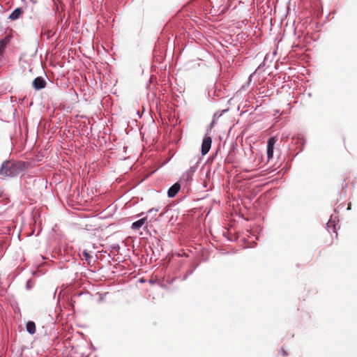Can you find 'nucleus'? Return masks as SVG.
<instances>
[{
  "mask_svg": "<svg viewBox=\"0 0 357 357\" xmlns=\"http://www.w3.org/2000/svg\"><path fill=\"white\" fill-rule=\"evenodd\" d=\"M29 163L22 160H4L0 167V176L14 178L24 172Z\"/></svg>",
  "mask_w": 357,
  "mask_h": 357,
  "instance_id": "nucleus-1",
  "label": "nucleus"
},
{
  "mask_svg": "<svg viewBox=\"0 0 357 357\" xmlns=\"http://www.w3.org/2000/svg\"><path fill=\"white\" fill-rule=\"evenodd\" d=\"M158 211V209H156V208H153L150 209V210L148 211V213H156Z\"/></svg>",
  "mask_w": 357,
  "mask_h": 357,
  "instance_id": "nucleus-14",
  "label": "nucleus"
},
{
  "mask_svg": "<svg viewBox=\"0 0 357 357\" xmlns=\"http://www.w3.org/2000/svg\"><path fill=\"white\" fill-rule=\"evenodd\" d=\"M215 120L213 119L211 123L208 125V126L207 128V133L203 139L202 147H201V152L203 155L208 153L211 149L212 139H211V137L208 135V132L213 128V126H215Z\"/></svg>",
  "mask_w": 357,
  "mask_h": 357,
  "instance_id": "nucleus-2",
  "label": "nucleus"
},
{
  "mask_svg": "<svg viewBox=\"0 0 357 357\" xmlns=\"http://www.w3.org/2000/svg\"><path fill=\"white\" fill-rule=\"evenodd\" d=\"M252 75H253V74H251V75L249 76V77H248V81H249V82H250V81H251V78H252Z\"/></svg>",
  "mask_w": 357,
  "mask_h": 357,
  "instance_id": "nucleus-18",
  "label": "nucleus"
},
{
  "mask_svg": "<svg viewBox=\"0 0 357 357\" xmlns=\"http://www.w3.org/2000/svg\"><path fill=\"white\" fill-rule=\"evenodd\" d=\"M197 168V165H195L194 166L190 167L188 169H187L181 176L180 178V181L181 183H185L186 185H189L192 181V176L196 172Z\"/></svg>",
  "mask_w": 357,
  "mask_h": 357,
  "instance_id": "nucleus-3",
  "label": "nucleus"
},
{
  "mask_svg": "<svg viewBox=\"0 0 357 357\" xmlns=\"http://www.w3.org/2000/svg\"><path fill=\"white\" fill-rule=\"evenodd\" d=\"M32 86L36 90L43 89L46 86V81L42 77H37L33 79Z\"/></svg>",
  "mask_w": 357,
  "mask_h": 357,
  "instance_id": "nucleus-4",
  "label": "nucleus"
},
{
  "mask_svg": "<svg viewBox=\"0 0 357 357\" xmlns=\"http://www.w3.org/2000/svg\"><path fill=\"white\" fill-rule=\"evenodd\" d=\"M181 185L178 183H176L172 185L167 191V195L169 197H174L180 190Z\"/></svg>",
  "mask_w": 357,
  "mask_h": 357,
  "instance_id": "nucleus-7",
  "label": "nucleus"
},
{
  "mask_svg": "<svg viewBox=\"0 0 357 357\" xmlns=\"http://www.w3.org/2000/svg\"><path fill=\"white\" fill-rule=\"evenodd\" d=\"M26 288H27L28 289H31V287H30V286H29V281H28V282H27V283H26Z\"/></svg>",
  "mask_w": 357,
  "mask_h": 357,
  "instance_id": "nucleus-17",
  "label": "nucleus"
},
{
  "mask_svg": "<svg viewBox=\"0 0 357 357\" xmlns=\"http://www.w3.org/2000/svg\"><path fill=\"white\" fill-rule=\"evenodd\" d=\"M82 255L84 257V259L86 261H87L89 263V260L91 258V256L90 255V254L89 253V252L86 250H84L83 252H82Z\"/></svg>",
  "mask_w": 357,
  "mask_h": 357,
  "instance_id": "nucleus-12",
  "label": "nucleus"
},
{
  "mask_svg": "<svg viewBox=\"0 0 357 357\" xmlns=\"http://www.w3.org/2000/svg\"><path fill=\"white\" fill-rule=\"evenodd\" d=\"M22 9L20 8H15L9 15L8 19L13 21L20 18V15L22 14Z\"/></svg>",
  "mask_w": 357,
  "mask_h": 357,
  "instance_id": "nucleus-10",
  "label": "nucleus"
},
{
  "mask_svg": "<svg viewBox=\"0 0 357 357\" xmlns=\"http://www.w3.org/2000/svg\"><path fill=\"white\" fill-rule=\"evenodd\" d=\"M225 111L226 110H223L220 113H219L218 112H215L213 115V119L215 120V119L220 117L222 116V113H224Z\"/></svg>",
  "mask_w": 357,
  "mask_h": 357,
  "instance_id": "nucleus-13",
  "label": "nucleus"
},
{
  "mask_svg": "<svg viewBox=\"0 0 357 357\" xmlns=\"http://www.w3.org/2000/svg\"><path fill=\"white\" fill-rule=\"evenodd\" d=\"M147 221V217L141 218L140 220L134 222L131 225L132 230H139Z\"/></svg>",
  "mask_w": 357,
  "mask_h": 357,
  "instance_id": "nucleus-9",
  "label": "nucleus"
},
{
  "mask_svg": "<svg viewBox=\"0 0 357 357\" xmlns=\"http://www.w3.org/2000/svg\"><path fill=\"white\" fill-rule=\"evenodd\" d=\"M347 209H348V210H350V209H351V204H349Z\"/></svg>",
  "mask_w": 357,
  "mask_h": 357,
  "instance_id": "nucleus-19",
  "label": "nucleus"
},
{
  "mask_svg": "<svg viewBox=\"0 0 357 357\" xmlns=\"http://www.w3.org/2000/svg\"><path fill=\"white\" fill-rule=\"evenodd\" d=\"M10 41V37L9 36H6L0 40V57L3 55L5 50Z\"/></svg>",
  "mask_w": 357,
  "mask_h": 357,
  "instance_id": "nucleus-8",
  "label": "nucleus"
},
{
  "mask_svg": "<svg viewBox=\"0 0 357 357\" xmlns=\"http://www.w3.org/2000/svg\"><path fill=\"white\" fill-rule=\"evenodd\" d=\"M193 271H190L187 273V275H185L183 278V280H185L188 277V275H191Z\"/></svg>",
  "mask_w": 357,
  "mask_h": 357,
  "instance_id": "nucleus-15",
  "label": "nucleus"
},
{
  "mask_svg": "<svg viewBox=\"0 0 357 357\" xmlns=\"http://www.w3.org/2000/svg\"><path fill=\"white\" fill-rule=\"evenodd\" d=\"M337 217L335 215H331L329 220L328 221L326 226L328 231L333 230L337 234L336 231V222H337Z\"/></svg>",
  "mask_w": 357,
  "mask_h": 357,
  "instance_id": "nucleus-6",
  "label": "nucleus"
},
{
  "mask_svg": "<svg viewBox=\"0 0 357 357\" xmlns=\"http://www.w3.org/2000/svg\"><path fill=\"white\" fill-rule=\"evenodd\" d=\"M26 331L31 334L33 335L36 333V324L33 321H28L26 324Z\"/></svg>",
  "mask_w": 357,
  "mask_h": 357,
  "instance_id": "nucleus-11",
  "label": "nucleus"
},
{
  "mask_svg": "<svg viewBox=\"0 0 357 357\" xmlns=\"http://www.w3.org/2000/svg\"><path fill=\"white\" fill-rule=\"evenodd\" d=\"M275 143V140L274 137L268 139L267 143V158L268 160L273 158Z\"/></svg>",
  "mask_w": 357,
  "mask_h": 357,
  "instance_id": "nucleus-5",
  "label": "nucleus"
},
{
  "mask_svg": "<svg viewBox=\"0 0 357 357\" xmlns=\"http://www.w3.org/2000/svg\"><path fill=\"white\" fill-rule=\"evenodd\" d=\"M281 351H282L283 356H286L287 355V351L283 348L281 349Z\"/></svg>",
  "mask_w": 357,
  "mask_h": 357,
  "instance_id": "nucleus-16",
  "label": "nucleus"
}]
</instances>
